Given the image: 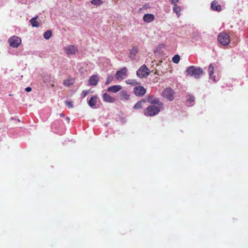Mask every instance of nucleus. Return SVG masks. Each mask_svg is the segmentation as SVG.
I'll return each instance as SVG.
<instances>
[{
  "instance_id": "obj_31",
  "label": "nucleus",
  "mask_w": 248,
  "mask_h": 248,
  "mask_svg": "<svg viewBox=\"0 0 248 248\" xmlns=\"http://www.w3.org/2000/svg\"><path fill=\"white\" fill-rule=\"evenodd\" d=\"M88 93V91L86 90H84L82 93V96L84 97H85L87 94Z\"/></svg>"
},
{
  "instance_id": "obj_35",
  "label": "nucleus",
  "mask_w": 248,
  "mask_h": 248,
  "mask_svg": "<svg viewBox=\"0 0 248 248\" xmlns=\"http://www.w3.org/2000/svg\"><path fill=\"white\" fill-rule=\"evenodd\" d=\"M60 116L62 117H64V114L63 113H61L60 114Z\"/></svg>"
},
{
  "instance_id": "obj_28",
  "label": "nucleus",
  "mask_w": 248,
  "mask_h": 248,
  "mask_svg": "<svg viewBox=\"0 0 248 248\" xmlns=\"http://www.w3.org/2000/svg\"><path fill=\"white\" fill-rule=\"evenodd\" d=\"M180 60V57L178 55H175L172 59V62L175 63H178Z\"/></svg>"
},
{
  "instance_id": "obj_10",
  "label": "nucleus",
  "mask_w": 248,
  "mask_h": 248,
  "mask_svg": "<svg viewBox=\"0 0 248 248\" xmlns=\"http://www.w3.org/2000/svg\"><path fill=\"white\" fill-rule=\"evenodd\" d=\"M119 94L120 99L122 101H127L130 99V95L126 91H122Z\"/></svg>"
},
{
  "instance_id": "obj_1",
  "label": "nucleus",
  "mask_w": 248,
  "mask_h": 248,
  "mask_svg": "<svg viewBox=\"0 0 248 248\" xmlns=\"http://www.w3.org/2000/svg\"><path fill=\"white\" fill-rule=\"evenodd\" d=\"M203 73V70L202 68L194 66H189L185 71L186 76L194 77L196 79L199 78Z\"/></svg>"
},
{
  "instance_id": "obj_16",
  "label": "nucleus",
  "mask_w": 248,
  "mask_h": 248,
  "mask_svg": "<svg viewBox=\"0 0 248 248\" xmlns=\"http://www.w3.org/2000/svg\"><path fill=\"white\" fill-rule=\"evenodd\" d=\"M98 81V78L96 75L92 76L89 79V84L92 86H96L97 84Z\"/></svg>"
},
{
  "instance_id": "obj_18",
  "label": "nucleus",
  "mask_w": 248,
  "mask_h": 248,
  "mask_svg": "<svg viewBox=\"0 0 248 248\" xmlns=\"http://www.w3.org/2000/svg\"><path fill=\"white\" fill-rule=\"evenodd\" d=\"M148 101L152 104L157 105L156 106H159L160 104H163L162 103L159 101V99L153 96L150 97L148 98Z\"/></svg>"
},
{
  "instance_id": "obj_6",
  "label": "nucleus",
  "mask_w": 248,
  "mask_h": 248,
  "mask_svg": "<svg viewBox=\"0 0 248 248\" xmlns=\"http://www.w3.org/2000/svg\"><path fill=\"white\" fill-rule=\"evenodd\" d=\"M127 69L124 67L120 70H118L116 72L115 75L116 78L118 80H123L126 77Z\"/></svg>"
},
{
  "instance_id": "obj_30",
  "label": "nucleus",
  "mask_w": 248,
  "mask_h": 248,
  "mask_svg": "<svg viewBox=\"0 0 248 248\" xmlns=\"http://www.w3.org/2000/svg\"><path fill=\"white\" fill-rule=\"evenodd\" d=\"M65 104L69 108H71L73 107V102L69 101H65Z\"/></svg>"
},
{
  "instance_id": "obj_7",
  "label": "nucleus",
  "mask_w": 248,
  "mask_h": 248,
  "mask_svg": "<svg viewBox=\"0 0 248 248\" xmlns=\"http://www.w3.org/2000/svg\"><path fill=\"white\" fill-rule=\"evenodd\" d=\"M162 94L169 101H171L174 99L173 92L170 88H167L164 90Z\"/></svg>"
},
{
  "instance_id": "obj_24",
  "label": "nucleus",
  "mask_w": 248,
  "mask_h": 248,
  "mask_svg": "<svg viewBox=\"0 0 248 248\" xmlns=\"http://www.w3.org/2000/svg\"><path fill=\"white\" fill-rule=\"evenodd\" d=\"M145 101L142 100L141 101H138L137 103L134 106L133 108L134 109H139L142 108V104L145 103Z\"/></svg>"
},
{
  "instance_id": "obj_23",
  "label": "nucleus",
  "mask_w": 248,
  "mask_h": 248,
  "mask_svg": "<svg viewBox=\"0 0 248 248\" xmlns=\"http://www.w3.org/2000/svg\"><path fill=\"white\" fill-rule=\"evenodd\" d=\"M173 11L174 13H175L177 16L178 17L180 15V12L181 10V8L178 6L176 3V4H173Z\"/></svg>"
},
{
  "instance_id": "obj_19",
  "label": "nucleus",
  "mask_w": 248,
  "mask_h": 248,
  "mask_svg": "<svg viewBox=\"0 0 248 248\" xmlns=\"http://www.w3.org/2000/svg\"><path fill=\"white\" fill-rule=\"evenodd\" d=\"M211 9L216 11H220L221 9V5L218 4L217 1H213L211 4Z\"/></svg>"
},
{
  "instance_id": "obj_13",
  "label": "nucleus",
  "mask_w": 248,
  "mask_h": 248,
  "mask_svg": "<svg viewBox=\"0 0 248 248\" xmlns=\"http://www.w3.org/2000/svg\"><path fill=\"white\" fill-rule=\"evenodd\" d=\"M102 98L104 101L108 103H113L115 99L107 93H104L102 95Z\"/></svg>"
},
{
  "instance_id": "obj_32",
  "label": "nucleus",
  "mask_w": 248,
  "mask_h": 248,
  "mask_svg": "<svg viewBox=\"0 0 248 248\" xmlns=\"http://www.w3.org/2000/svg\"><path fill=\"white\" fill-rule=\"evenodd\" d=\"M25 91L27 92H30L31 91V88L30 87H27L26 89H25Z\"/></svg>"
},
{
  "instance_id": "obj_14",
  "label": "nucleus",
  "mask_w": 248,
  "mask_h": 248,
  "mask_svg": "<svg viewBox=\"0 0 248 248\" xmlns=\"http://www.w3.org/2000/svg\"><path fill=\"white\" fill-rule=\"evenodd\" d=\"M122 89V86L119 85H116L108 87L107 89L108 92L116 93Z\"/></svg>"
},
{
  "instance_id": "obj_34",
  "label": "nucleus",
  "mask_w": 248,
  "mask_h": 248,
  "mask_svg": "<svg viewBox=\"0 0 248 248\" xmlns=\"http://www.w3.org/2000/svg\"><path fill=\"white\" fill-rule=\"evenodd\" d=\"M66 120H67L68 123H69L70 119V118L69 117H66Z\"/></svg>"
},
{
  "instance_id": "obj_11",
  "label": "nucleus",
  "mask_w": 248,
  "mask_h": 248,
  "mask_svg": "<svg viewBox=\"0 0 248 248\" xmlns=\"http://www.w3.org/2000/svg\"><path fill=\"white\" fill-rule=\"evenodd\" d=\"M139 52L138 46H134L132 49L129 50V57L131 60H134L137 54Z\"/></svg>"
},
{
  "instance_id": "obj_21",
  "label": "nucleus",
  "mask_w": 248,
  "mask_h": 248,
  "mask_svg": "<svg viewBox=\"0 0 248 248\" xmlns=\"http://www.w3.org/2000/svg\"><path fill=\"white\" fill-rule=\"evenodd\" d=\"M75 82V79L74 78L69 77L63 81V84L66 87H69L74 84Z\"/></svg>"
},
{
  "instance_id": "obj_3",
  "label": "nucleus",
  "mask_w": 248,
  "mask_h": 248,
  "mask_svg": "<svg viewBox=\"0 0 248 248\" xmlns=\"http://www.w3.org/2000/svg\"><path fill=\"white\" fill-rule=\"evenodd\" d=\"M217 40L221 45L224 46H228L230 42V37L227 33L222 32L218 34Z\"/></svg>"
},
{
  "instance_id": "obj_27",
  "label": "nucleus",
  "mask_w": 248,
  "mask_h": 248,
  "mask_svg": "<svg viewBox=\"0 0 248 248\" xmlns=\"http://www.w3.org/2000/svg\"><path fill=\"white\" fill-rule=\"evenodd\" d=\"M113 78H114V77L113 76L108 75V77H107V80L105 82V84L107 85H108L109 84H110L113 80Z\"/></svg>"
},
{
  "instance_id": "obj_2",
  "label": "nucleus",
  "mask_w": 248,
  "mask_h": 248,
  "mask_svg": "<svg viewBox=\"0 0 248 248\" xmlns=\"http://www.w3.org/2000/svg\"><path fill=\"white\" fill-rule=\"evenodd\" d=\"M163 108V104H160L159 106L151 105L144 110V114L146 116H154L157 115Z\"/></svg>"
},
{
  "instance_id": "obj_4",
  "label": "nucleus",
  "mask_w": 248,
  "mask_h": 248,
  "mask_svg": "<svg viewBox=\"0 0 248 248\" xmlns=\"http://www.w3.org/2000/svg\"><path fill=\"white\" fill-rule=\"evenodd\" d=\"M136 74L138 77L143 78L148 77L150 74V71L146 66L144 64L137 70Z\"/></svg>"
},
{
  "instance_id": "obj_33",
  "label": "nucleus",
  "mask_w": 248,
  "mask_h": 248,
  "mask_svg": "<svg viewBox=\"0 0 248 248\" xmlns=\"http://www.w3.org/2000/svg\"><path fill=\"white\" fill-rule=\"evenodd\" d=\"M171 3L173 4H176L177 2L179 1V0H171Z\"/></svg>"
},
{
  "instance_id": "obj_29",
  "label": "nucleus",
  "mask_w": 248,
  "mask_h": 248,
  "mask_svg": "<svg viewBox=\"0 0 248 248\" xmlns=\"http://www.w3.org/2000/svg\"><path fill=\"white\" fill-rule=\"evenodd\" d=\"M126 83L128 84H132L133 85H136L138 84V82L135 80V79H132V80H127L126 81Z\"/></svg>"
},
{
  "instance_id": "obj_17",
  "label": "nucleus",
  "mask_w": 248,
  "mask_h": 248,
  "mask_svg": "<svg viewBox=\"0 0 248 248\" xmlns=\"http://www.w3.org/2000/svg\"><path fill=\"white\" fill-rule=\"evenodd\" d=\"M208 72L209 75V78L210 79L212 80L214 82L216 81L215 78V76H213L212 75L214 73V67L212 64H210L208 67Z\"/></svg>"
},
{
  "instance_id": "obj_9",
  "label": "nucleus",
  "mask_w": 248,
  "mask_h": 248,
  "mask_svg": "<svg viewBox=\"0 0 248 248\" xmlns=\"http://www.w3.org/2000/svg\"><path fill=\"white\" fill-rule=\"evenodd\" d=\"M65 50L67 54L73 55L78 52V49L75 46L69 45L65 47Z\"/></svg>"
},
{
  "instance_id": "obj_20",
  "label": "nucleus",
  "mask_w": 248,
  "mask_h": 248,
  "mask_svg": "<svg viewBox=\"0 0 248 248\" xmlns=\"http://www.w3.org/2000/svg\"><path fill=\"white\" fill-rule=\"evenodd\" d=\"M155 16L152 14H145L143 16V19L144 22L150 23L154 20Z\"/></svg>"
},
{
  "instance_id": "obj_8",
  "label": "nucleus",
  "mask_w": 248,
  "mask_h": 248,
  "mask_svg": "<svg viewBox=\"0 0 248 248\" xmlns=\"http://www.w3.org/2000/svg\"><path fill=\"white\" fill-rule=\"evenodd\" d=\"M146 89L142 86H138L134 88L133 92L137 96H142L146 93Z\"/></svg>"
},
{
  "instance_id": "obj_5",
  "label": "nucleus",
  "mask_w": 248,
  "mask_h": 248,
  "mask_svg": "<svg viewBox=\"0 0 248 248\" xmlns=\"http://www.w3.org/2000/svg\"><path fill=\"white\" fill-rule=\"evenodd\" d=\"M8 42L11 47L16 48L21 44V39L17 36H13L9 38Z\"/></svg>"
},
{
  "instance_id": "obj_26",
  "label": "nucleus",
  "mask_w": 248,
  "mask_h": 248,
  "mask_svg": "<svg viewBox=\"0 0 248 248\" xmlns=\"http://www.w3.org/2000/svg\"><path fill=\"white\" fill-rule=\"evenodd\" d=\"M51 35H52L51 31L50 30H47L46 31H45V33H44V37L46 39L48 40L50 38V37L51 36Z\"/></svg>"
},
{
  "instance_id": "obj_12",
  "label": "nucleus",
  "mask_w": 248,
  "mask_h": 248,
  "mask_svg": "<svg viewBox=\"0 0 248 248\" xmlns=\"http://www.w3.org/2000/svg\"><path fill=\"white\" fill-rule=\"evenodd\" d=\"M97 96L94 95V96H92L88 102V104L89 106L93 108H96V107H95V105H96V103L97 102Z\"/></svg>"
},
{
  "instance_id": "obj_25",
  "label": "nucleus",
  "mask_w": 248,
  "mask_h": 248,
  "mask_svg": "<svg viewBox=\"0 0 248 248\" xmlns=\"http://www.w3.org/2000/svg\"><path fill=\"white\" fill-rule=\"evenodd\" d=\"M91 3L94 5L99 6L102 4L103 1V0H92Z\"/></svg>"
},
{
  "instance_id": "obj_15",
  "label": "nucleus",
  "mask_w": 248,
  "mask_h": 248,
  "mask_svg": "<svg viewBox=\"0 0 248 248\" xmlns=\"http://www.w3.org/2000/svg\"><path fill=\"white\" fill-rule=\"evenodd\" d=\"M195 103V97L193 95L189 94L187 96L186 101V106L191 107L194 105Z\"/></svg>"
},
{
  "instance_id": "obj_22",
  "label": "nucleus",
  "mask_w": 248,
  "mask_h": 248,
  "mask_svg": "<svg viewBox=\"0 0 248 248\" xmlns=\"http://www.w3.org/2000/svg\"><path fill=\"white\" fill-rule=\"evenodd\" d=\"M38 17V16H36L30 20V23L32 27H38L40 26L39 23L36 20Z\"/></svg>"
}]
</instances>
